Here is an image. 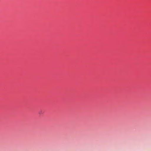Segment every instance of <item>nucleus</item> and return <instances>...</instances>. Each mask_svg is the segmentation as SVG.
<instances>
[{
	"label": "nucleus",
	"mask_w": 151,
	"mask_h": 151,
	"mask_svg": "<svg viewBox=\"0 0 151 151\" xmlns=\"http://www.w3.org/2000/svg\"><path fill=\"white\" fill-rule=\"evenodd\" d=\"M42 113V111H41V112H39V114H41Z\"/></svg>",
	"instance_id": "obj_1"
}]
</instances>
